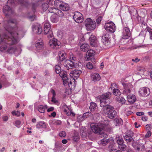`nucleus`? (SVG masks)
Returning a JSON list of instances; mask_svg holds the SVG:
<instances>
[{"label": "nucleus", "mask_w": 152, "mask_h": 152, "mask_svg": "<svg viewBox=\"0 0 152 152\" xmlns=\"http://www.w3.org/2000/svg\"><path fill=\"white\" fill-rule=\"evenodd\" d=\"M111 94L110 92H108L101 95L100 97V106L101 107L104 108L109 105L110 103V98Z\"/></svg>", "instance_id": "3"}, {"label": "nucleus", "mask_w": 152, "mask_h": 152, "mask_svg": "<svg viewBox=\"0 0 152 152\" xmlns=\"http://www.w3.org/2000/svg\"><path fill=\"white\" fill-rule=\"evenodd\" d=\"M136 114L137 115L140 116L143 115L144 114V113L143 112H137L136 113Z\"/></svg>", "instance_id": "64"}, {"label": "nucleus", "mask_w": 152, "mask_h": 152, "mask_svg": "<svg viewBox=\"0 0 152 152\" xmlns=\"http://www.w3.org/2000/svg\"><path fill=\"white\" fill-rule=\"evenodd\" d=\"M75 64L73 61H71V60H66L64 62V65L66 69L69 70V69H72L75 67Z\"/></svg>", "instance_id": "16"}, {"label": "nucleus", "mask_w": 152, "mask_h": 152, "mask_svg": "<svg viewBox=\"0 0 152 152\" xmlns=\"http://www.w3.org/2000/svg\"><path fill=\"white\" fill-rule=\"evenodd\" d=\"M108 150L110 152H122L120 150H118L113 147L112 145H110L108 146Z\"/></svg>", "instance_id": "35"}, {"label": "nucleus", "mask_w": 152, "mask_h": 152, "mask_svg": "<svg viewBox=\"0 0 152 152\" xmlns=\"http://www.w3.org/2000/svg\"><path fill=\"white\" fill-rule=\"evenodd\" d=\"M60 76L61 77L63 80V83L64 84V83H68V77L66 75V71L62 70L59 73Z\"/></svg>", "instance_id": "21"}, {"label": "nucleus", "mask_w": 152, "mask_h": 152, "mask_svg": "<svg viewBox=\"0 0 152 152\" xmlns=\"http://www.w3.org/2000/svg\"><path fill=\"white\" fill-rule=\"evenodd\" d=\"M104 28L107 31L111 33L114 32L115 30V24L112 21L106 23L104 26Z\"/></svg>", "instance_id": "8"}, {"label": "nucleus", "mask_w": 152, "mask_h": 152, "mask_svg": "<svg viewBox=\"0 0 152 152\" xmlns=\"http://www.w3.org/2000/svg\"><path fill=\"white\" fill-rule=\"evenodd\" d=\"M119 101V102L122 104H124L125 103L126 101L125 99L122 97H120Z\"/></svg>", "instance_id": "56"}, {"label": "nucleus", "mask_w": 152, "mask_h": 152, "mask_svg": "<svg viewBox=\"0 0 152 152\" xmlns=\"http://www.w3.org/2000/svg\"><path fill=\"white\" fill-rule=\"evenodd\" d=\"M24 1V0H8V3H14L15 2H16L18 3H20L22 4H23Z\"/></svg>", "instance_id": "34"}, {"label": "nucleus", "mask_w": 152, "mask_h": 152, "mask_svg": "<svg viewBox=\"0 0 152 152\" xmlns=\"http://www.w3.org/2000/svg\"><path fill=\"white\" fill-rule=\"evenodd\" d=\"M21 49L18 47L16 48L15 46H11L8 48L7 50V53H14L16 56L20 54Z\"/></svg>", "instance_id": "6"}, {"label": "nucleus", "mask_w": 152, "mask_h": 152, "mask_svg": "<svg viewBox=\"0 0 152 152\" xmlns=\"http://www.w3.org/2000/svg\"><path fill=\"white\" fill-rule=\"evenodd\" d=\"M32 29L34 33L38 34H41L42 31L40 26L37 23L34 24L32 25Z\"/></svg>", "instance_id": "17"}, {"label": "nucleus", "mask_w": 152, "mask_h": 152, "mask_svg": "<svg viewBox=\"0 0 152 152\" xmlns=\"http://www.w3.org/2000/svg\"><path fill=\"white\" fill-rule=\"evenodd\" d=\"M51 93L53 94V96L52 97L51 102L54 103V104H56L57 105H59V103L58 101L56 99V94L55 91L54 90L52 89L51 90Z\"/></svg>", "instance_id": "23"}, {"label": "nucleus", "mask_w": 152, "mask_h": 152, "mask_svg": "<svg viewBox=\"0 0 152 152\" xmlns=\"http://www.w3.org/2000/svg\"><path fill=\"white\" fill-rule=\"evenodd\" d=\"M57 59L59 62L62 61L66 58V54L64 51H59L58 53Z\"/></svg>", "instance_id": "20"}, {"label": "nucleus", "mask_w": 152, "mask_h": 152, "mask_svg": "<svg viewBox=\"0 0 152 152\" xmlns=\"http://www.w3.org/2000/svg\"><path fill=\"white\" fill-rule=\"evenodd\" d=\"M35 46L38 50H40L43 48V43L42 41L38 42L35 44Z\"/></svg>", "instance_id": "28"}, {"label": "nucleus", "mask_w": 152, "mask_h": 152, "mask_svg": "<svg viewBox=\"0 0 152 152\" xmlns=\"http://www.w3.org/2000/svg\"><path fill=\"white\" fill-rule=\"evenodd\" d=\"M69 58L70 59L69 60H71V61H73L75 63L77 60V58L76 57L73 56L72 53V56H70Z\"/></svg>", "instance_id": "52"}, {"label": "nucleus", "mask_w": 152, "mask_h": 152, "mask_svg": "<svg viewBox=\"0 0 152 152\" xmlns=\"http://www.w3.org/2000/svg\"><path fill=\"white\" fill-rule=\"evenodd\" d=\"M18 22L16 20L10 19L4 22V27L8 32L1 36L5 40L6 44L11 45L16 44L18 42V38L19 33L16 30L18 29Z\"/></svg>", "instance_id": "1"}, {"label": "nucleus", "mask_w": 152, "mask_h": 152, "mask_svg": "<svg viewBox=\"0 0 152 152\" xmlns=\"http://www.w3.org/2000/svg\"><path fill=\"white\" fill-rule=\"evenodd\" d=\"M50 20L53 23H56L58 21V18L54 15H53L51 17Z\"/></svg>", "instance_id": "47"}, {"label": "nucleus", "mask_w": 152, "mask_h": 152, "mask_svg": "<svg viewBox=\"0 0 152 152\" xmlns=\"http://www.w3.org/2000/svg\"><path fill=\"white\" fill-rule=\"evenodd\" d=\"M108 125V124L103 123L93 124L91 126L92 131L96 133L102 134L104 138H107L108 135L107 134L104 133L103 130Z\"/></svg>", "instance_id": "2"}, {"label": "nucleus", "mask_w": 152, "mask_h": 152, "mask_svg": "<svg viewBox=\"0 0 152 152\" xmlns=\"http://www.w3.org/2000/svg\"><path fill=\"white\" fill-rule=\"evenodd\" d=\"M117 88V85L116 83H112L111 84V88L113 89V88Z\"/></svg>", "instance_id": "59"}, {"label": "nucleus", "mask_w": 152, "mask_h": 152, "mask_svg": "<svg viewBox=\"0 0 152 152\" xmlns=\"http://www.w3.org/2000/svg\"><path fill=\"white\" fill-rule=\"evenodd\" d=\"M122 34V38L123 39H127L130 37L131 35V32L127 25L126 26L124 27Z\"/></svg>", "instance_id": "14"}, {"label": "nucleus", "mask_w": 152, "mask_h": 152, "mask_svg": "<svg viewBox=\"0 0 152 152\" xmlns=\"http://www.w3.org/2000/svg\"><path fill=\"white\" fill-rule=\"evenodd\" d=\"M141 35V37L142 38V42H143V40L144 38V36L143 34V31H141L139 34V36L140 37V35Z\"/></svg>", "instance_id": "61"}, {"label": "nucleus", "mask_w": 152, "mask_h": 152, "mask_svg": "<svg viewBox=\"0 0 152 152\" xmlns=\"http://www.w3.org/2000/svg\"><path fill=\"white\" fill-rule=\"evenodd\" d=\"M79 139V136L78 134H75L73 137V140L75 142L77 141Z\"/></svg>", "instance_id": "49"}, {"label": "nucleus", "mask_w": 152, "mask_h": 152, "mask_svg": "<svg viewBox=\"0 0 152 152\" xmlns=\"http://www.w3.org/2000/svg\"><path fill=\"white\" fill-rule=\"evenodd\" d=\"M5 40L3 39V37H1L0 35V45L1 46L0 47V51L4 52H6L8 47L7 45V44L5 42Z\"/></svg>", "instance_id": "15"}, {"label": "nucleus", "mask_w": 152, "mask_h": 152, "mask_svg": "<svg viewBox=\"0 0 152 152\" xmlns=\"http://www.w3.org/2000/svg\"><path fill=\"white\" fill-rule=\"evenodd\" d=\"M116 142L118 145V148L121 150L125 151L126 148V145L124 144V141L122 137L118 136L116 137Z\"/></svg>", "instance_id": "9"}, {"label": "nucleus", "mask_w": 152, "mask_h": 152, "mask_svg": "<svg viewBox=\"0 0 152 152\" xmlns=\"http://www.w3.org/2000/svg\"><path fill=\"white\" fill-rule=\"evenodd\" d=\"M122 85L124 87L123 93L126 94H128L130 93L131 91L130 88L132 87V85L130 83H122Z\"/></svg>", "instance_id": "19"}, {"label": "nucleus", "mask_w": 152, "mask_h": 152, "mask_svg": "<svg viewBox=\"0 0 152 152\" xmlns=\"http://www.w3.org/2000/svg\"><path fill=\"white\" fill-rule=\"evenodd\" d=\"M110 141L109 139H104L101 140L98 143L103 146L106 145Z\"/></svg>", "instance_id": "29"}, {"label": "nucleus", "mask_w": 152, "mask_h": 152, "mask_svg": "<svg viewBox=\"0 0 152 152\" xmlns=\"http://www.w3.org/2000/svg\"><path fill=\"white\" fill-rule=\"evenodd\" d=\"M146 29L147 31L149 33L150 39H152V29L148 26H147Z\"/></svg>", "instance_id": "51"}, {"label": "nucleus", "mask_w": 152, "mask_h": 152, "mask_svg": "<svg viewBox=\"0 0 152 152\" xmlns=\"http://www.w3.org/2000/svg\"><path fill=\"white\" fill-rule=\"evenodd\" d=\"M21 124V121L19 120L16 121L14 125L18 127H19V126Z\"/></svg>", "instance_id": "58"}, {"label": "nucleus", "mask_w": 152, "mask_h": 152, "mask_svg": "<svg viewBox=\"0 0 152 152\" xmlns=\"http://www.w3.org/2000/svg\"><path fill=\"white\" fill-rule=\"evenodd\" d=\"M55 69L56 73L57 74H59L61 71V67L58 65H56L55 66Z\"/></svg>", "instance_id": "43"}, {"label": "nucleus", "mask_w": 152, "mask_h": 152, "mask_svg": "<svg viewBox=\"0 0 152 152\" xmlns=\"http://www.w3.org/2000/svg\"><path fill=\"white\" fill-rule=\"evenodd\" d=\"M113 106H107L104 108H102V110L105 114H106L108 117L110 118H113L117 114L115 110H114Z\"/></svg>", "instance_id": "4"}, {"label": "nucleus", "mask_w": 152, "mask_h": 152, "mask_svg": "<svg viewBox=\"0 0 152 152\" xmlns=\"http://www.w3.org/2000/svg\"><path fill=\"white\" fill-rule=\"evenodd\" d=\"M85 26L87 31H92L96 27V23L90 18H87L85 22Z\"/></svg>", "instance_id": "5"}, {"label": "nucleus", "mask_w": 152, "mask_h": 152, "mask_svg": "<svg viewBox=\"0 0 152 152\" xmlns=\"http://www.w3.org/2000/svg\"><path fill=\"white\" fill-rule=\"evenodd\" d=\"M134 133L131 131L129 130L127 131V133L124 136L128 137L130 138H133Z\"/></svg>", "instance_id": "45"}, {"label": "nucleus", "mask_w": 152, "mask_h": 152, "mask_svg": "<svg viewBox=\"0 0 152 152\" xmlns=\"http://www.w3.org/2000/svg\"><path fill=\"white\" fill-rule=\"evenodd\" d=\"M139 94L141 96L145 97L148 96L150 94V91L149 88L146 87H143L140 88L139 91Z\"/></svg>", "instance_id": "11"}, {"label": "nucleus", "mask_w": 152, "mask_h": 152, "mask_svg": "<svg viewBox=\"0 0 152 152\" xmlns=\"http://www.w3.org/2000/svg\"><path fill=\"white\" fill-rule=\"evenodd\" d=\"M113 94L114 95L117 96H119L121 94V92L117 88L116 89L115 88L113 89Z\"/></svg>", "instance_id": "38"}, {"label": "nucleus", "mask_w": 152, "mask_h": 152, "mask_svg": "<svg viewBox=\"0 0 152 152\" xmlns=\"http://www.w3.org/2000/svg\"><path fill=\"white\" fill-rule=\"evenodd\" d=\"M90 44L91 45L94 46L96 43V37L94 35H91L89 39Z\"/></svg>", "instance_id": "25"}, {"label": "nucleus", "mask_w": 152, "mask_h": 152, "mask_svg": "<svg viewBox=\"0 0 152 152\" xmlns=\"http://www.w3.org/2000/svg\"><path fill=\"white\" fill-rule=\"evenodd\" d=\"M37 110L40 113H44L45 112L44 106L42 105H39L37 107Z\"/></svg>", "instance_id": "37"}, {"label": "nucleus", "mask_w": 152, "mask_h": 152, "mask_svg": "<svg viewBox=\"0 0 152 152\" xmlns=\"http://www.w3.org/2000/svg\"><path fill=\"white\" fill-rule=\"evenodd\" d=\"M49 6L52 7L54 6V0H50L48 3Z\"/></svg>", "instance_id": "57"}, {"label": "nucleus", "mask_w": 152, "mask_h": 152, "mask_svg": "<svg viewBox=\"0 0 152 152\" xmlns=\"http://www.w3.org/2000/svg\"><path fill=\"white\" fill-rule=\"evenodd\" d=\"M102 19V16L99 15L98 16L96 19V22L98 24H99L100 23L101 20Z\"/></svg>", "instance_id": "53"}, {"label": "nucleus", "mask_w": 152, "mask_h": 152, "mask_svg": "<svg viewBox=\"0 0 152 152\" xmlns=\"http://www.w3.org/2000/svg\"><path fill=\"white\" fill-rule=\"evenodd\" d=\"M91 80L94 82L99 81L101 79L100 75L97 73H92L91 75Z\"/></svg>", "instance_id": "22"}, {"label": "nucleus", "mask_w": 152, "mask_h": 152, "mask_svg": "<svg viewBox=\"0 0 152 152\" xmlns=\"http://www.w3.org/2000/svg\"><path fill=\"white\" fill-rule=\"evenodd\" d=\"M86 66L88 69H95V67L93 65L92 63L91 62H88V63H87L86 65Z\"/></svg>", "instance_id": "48"}, {"label": "nucleus", "mask_w": 152, "mask_h": 152, "mask_svg": "<svg viewBox=\"0 0 152 152\" xmlns=\"http://www.w3.org/2000/svg\"><path fill=\"white\" fill-rule=\"evenodd\" d=\"M124 137L125 140L127 143L131 142L132 143V142L134 141L133 138H130V137L126 136H124Z\"/></svg>", "instance_id": "41"}, {"label": "nucleus", "mask_w": 152, "mask_h": 152, "mask_svg": "<svg viewBox=\"0 0 152 152\" xmlns=\"http://www.w3.org/2000/svg\"><path fill=\"white\" fill-rule=\"evenodd\" d=\"M138 69L141 72H144L146 70L143 67H139L138 68Z\"/></svg>", "instance_id": "62"}, {"label": "nucleus", "mask_w": 152, "mask_h": 152, "mask_svg": "<svg viewBox=\"0 0 152 152\" xmlns=\"http://www.w3.org/2000/svg\"><path fill=\"white\" fill-rule=\"evenodd\" d=\"M12 10L10 7L8 5H5L3 7V12L4 13H7V12H11Z\"/></svg>", "instance_id": "36"}, {"label": "nucleus", "mask_w": 152, "mask_h": 152, "mask_svg": "<svg viewBox=\"0 0 152 152\" xmlns=\"http://www.w3.org/2000/svg\"><path fill=\"white\" fill-rule=\"evenodd\" d=\"M95 51L94 50L90 49L87 51L86 55L87 56L90 58L94 56L95 54Z\"/></svg>", "instance_id": "31"}, {"label": "nucleus", "mask_w": 152, "mask_h": 152, "mask_svg": "<svg viewBox=\"0 0 152 152\" xmlns=\"http://www.w3.org/2000/svg\"><path fill=\"white\" fill-rule=\"evenodd\" d=\"M110 37L109 34L106 31L104 33L102 37V42L105 45H109L110 43Z\"/></svg>", "instance_id": "10"}, {"label": "nucleus", "mask_w": 152, "mask_h": 152, "mask_svg": "<svg viewBox=\"0 0 152 152\" xmlns=\"http://www.w3.org/2000/svg\"><path fill=\"white\" fill-rule=\"evenodd\" d=\"M89 47V45L87 44H82L80 46V49L83 51H87Z\"/></svg>", "instance_id": "30"}, {"label": "nucleus", "mask_w": 152, "mask_h": 152, "mask_svg": "<svg viewBox=\"0 0 152 152\" xmlns=\"http://www.w3.org/2000/svg\"><path fill=\"white\" fill-rule=\"evenodd\" d=\"M114 121L116 126L121 125L123 124V121L121 118H115L114 119Z\"/></svg>", "instance_id": "32"}, {"label": "nucleus", "mask_w": 152, "mask_h": 152, "mask_svg": "<svg viewBox=\"0 0 152 152\" xmlns=\"http://www.w3.org/2000/svg\"><path fill=\"white\" fill-rule=\"evenodd\" d=\"M57 8L55 7H50L48 9V11L49 12L54 13L55 14Z\"/></svg>", "instance_id": "50"}, {"label": "nucleus", "mask_w": 152, "mask_h": 152, "mask_svg": "<svg viewBox=\"0 0 152 152\" xmlns=\"http://www.w3.org/2000/svg\"><path fill=\"white\" fill-rule=\"evenodd\" d=\"M50 25L48 22L45 23L44 25V33L45 34L47 35L48 38H51L53 37L52 31L50 30Z\"/></svg>", "instance_id": "7"}, {"label": "nucleus", "mask_w": 152, "mask_h": 152, "mask_svg": "<svg viewBox=\"0 0 152 152\" xmlns=\"http://www.w3.org/2000/svg\"><path fill=\"white\" fill-rule=\"evenodd\" d=\"M59 135L61 137H64L66 136V134L65 132L62 131L59 133Z\"/></svg>", "instance_id": "54"}, {"label": "nucleus", "mask_w": 152, "mask_h": 152, "mask_svg": "<svg viewBox=\"0 0 152 152\" xmlns=\"http://www.w3.org/2000/svg\"><path fill=\"white\" fill-rule=\"evenodd\" d=\"M96 104L94 102H91L90 103L89 109L91 111L94 110L96 107Z\"/></svg>", "instance_id": "33"}, {"label": "nucleus", "mask_w": 152, "mask_h": 152, "mask_svg": "<svg viewBox=\"0 0 152 152\" xmlns=\"http://www.w3.org/2000/svg\"><path fill=\"white\" fill-rule=\"evenodd\" d=\"M92 115V114L90 112H88L84 113L82 117L79 116L78 118H87L88 117L91 116Z\"/></svg>", "instance_id": "39"}, {"label": "nucleus", "mask_w": 152, "mask_h": 152, "mask_svg": "<svg viewBox=\"0 0 152 152\" xmlns=\"http://www.w3.org/2000/svg\"><path fill=\"white\" fill-rule=\"evenodd\" d=\"M55 14L57 15L60 17H62L64 15V14L62 12L58 9H57L56 10Z\"/></svg>", "instance_id": "44"}, {"label": "nucleus", "mask_w": 152, "mask_h": 152, "mask_svg": "<svg viewBox=\"0 0 152 152\" xmlns=\"http://www.w3.org/2000/svg\"><path fill=\"white\" fill-rule=\"evenodd\" d=\"M54 109V108L53 107H51L48 109L47 111L48 112L52 111Z\"/></svg>", "instance_id": "63"}, {"label": "nucleus", "mask_w": 152, "mask_h": 152, "mask_svg": "<svg viewBox=\"0 0 152 152\" xmlns=\"http://www.w3.org/2000/svg\"><path fill=\"white\" fill-rule=\"evenodd\" d=\"M80 133L81 136L83 137H85L87 136V134L85 127H82L80 129Z\"/></svg>", "instance_id": "42"}, {"label": "nucleus", "mask_w": 152, "mask_h": 152, "mask_svg": "<svg viewBox=\"0 0 152 152\" xmlns=\"http://www.w3.org/2000/svg\"><path fill=\"white\" fill-rule=\"evenodd\" d=\"M61 121L60 120H55L54 121V124L56 125H61Z\"/></svg>", "instance_id": "55"}, {"label": "nucleus", "mask_w": 152, "mask_h": 152, "mask_svg": "<svg viewBox=\"0 0 152 152\" xmlns=\"http://www.w3.org/2000/svg\"><path fill=\"white\" fill-rule=\"evenodd\" d=\"M82 73V72L80 70L75 69L71 72L70 73V76L73 78L75 80V78L77 79L79 77V75Z\"/></svg>", "instance_id": "18"}, {"label": "nucleus", "mask_w": 152, "mask_h": 152, "mask_svg": "<svg viewBox=\"0 0 152 152\" xmlns=\"http://www.w3.org/2000/svg\"><path fill=\"white\" fill-rule=\"evenodd\" d=\"M36 127L38 129L45 128L46 127V125L45 122L44 121H40L37 124Z\"/></svg>", "instance_id": "27"}, {"label": "nucleus", "mask_w": 152, "mask_h": 152, "mask_svg": "<svg viewBox=\"0 0 152 152\" xmlns=\"http://www.w3.org/2000/svg\"><path fill=\"white\" fill-rule=\"evenodd\" d=\"M74 14L73 19L75 22L80 23L83 21V17L82 14L78 12H75Z\"/></svg>", "instance_id": "13"}, {"label": "nucleus", "mask_w": 152, "mask_h": 152, "mask_svg": "<svg viewBox=\"0 0 152 152\" xmlns=\"http://www.w3.org/2000/svg\"><path fill=\"white\" fill-rule=\"evenodd\" d=\"M127 98L128 101L131 104H133L136 100L135 96L134 95H128Z\"/></svg>", "instance_id": "26"}, {"label": "nucleus", "mask_w": 152, "mask_h": 152, "mask_svg": "<svg viewBox=\"0 0 152 152\" xmlns=\"http://www.w3.org/2000/svg\"><path fill=\"white\" fill-rule=\"evenodd\" d=\"M49 44L51 48L54 49H58L61 47L60 46V42L55 38L50 40Z\"/></svg>", "instance_id": "12"}, {"label": "nucleus", "mask_w": 152, "mask_h": 152, "mask_svg": "<svg viewBox=\"0 0 152 152\" xmlns=\"http://www.w3.org/2000/svg\"><path fill=\"white\" fill-rule=\"evenodd\" d=\"M59 8L63 11H67L69 10L70 7L68 4L62 2L61 6H60Z\"/></svg>", "instance_id": "24"}, {"label": "nucleus", "mask_w": 152, "mask_h": 152, "mask_svg": "<svg viewBox=\"0 0 152 152\" xmlns=\"http://www.w3.org/2000/svg\"><path fill=\"white\" fill-rule=\"evenodd\" d=\"M49 6L48 4L47 3H43L42 4V9L44 11H46L48 9V7Z\"/></svg>", "instance_id": "46"}, {"label": "nucleus", "mask_w": 152, "mask_h": 152, "mask_svg": "<svg viewBox=\"0 0 152 152\" xmlns=\"http://www.w3.org/2000/svg\"><path fill=\"white\" fill-rule=\"evenodd\" d=\"M62 2L58 0H56L54 1V6L56 7H58L60 8V6H61L62 4Z\"/></svg>", "instance_id": "40"}, {"label": "nucleus", "mask_w": 152, "mask_h": 152, "mask_svg": "<svg viewBox=\"0 0 152 152\" xmlns=\"http://www.w3.org/2000/svg\"><path fill=\"white\" fill-rule=\"evenodd\" d=\"M151 132L150 131H148L147 132V133H146V134L145 135V137H149L151 136Z\"/></svg>", "instance_id": "60"}]
</instances>
